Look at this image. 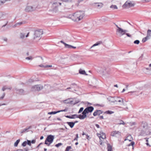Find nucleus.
I'll return each instance as SVG.
<instances>
[{
  "mask_svg": "<svg viewBox=\"0 0 151 151\" xmlns=\"http://www.w3.org/2000/svg\"><path fill=\"white\" fill-rule=\"evenodd\" d=\"M84 16V12L80 11L74 13L72 16V18L74 21H79L83 18Z\"/></svg>",
  "mask_w": 151,
  "mask_h": 151,
  "instance_id": "f257e3e1",
  "label": "nucleus"
},
{
  "mask_svg": "<svg viewBox=\"0 0 151 151\" xmlns=\"http://www.w3.org/2000/svg\"><path fill=\"white\" fill-rule=\"evenodd\" d=\"M61 0H55L52 3L53 7L52 11L53 12L56 13L58 10V7L62 4Z\"/></svg>",
  "mask_w": 151,
  "mask_h": 151,
  "instance_id": "f03ea898",
  "label": "nucleus"
},
{
  "mask_svg": "<svg viewBox=\"0 0 151 151\" xmlns=\"http://www.w3.org/2000/svg\"><path fill=\"white\" fill-rule=\"evenodd\" d=\"M37 8V6L36 5H33L31 6L27 4L24 9V11L27 12H31L35 11Z\"/></svg>",
  "mask_w": 151,
  "mask_h": 151,
  "instance_id": "7ed1b4c3",
  "label": "nucleus"
},
{
  "mask_svg": "<svg viewBox=\"0 0 151 151\" xmlns=\"http://www.w3.org/2000/svg\"><path fill=\"white\" fill-rule=\"evenodd\" d=\"M54 138V136L52 135H48L45 141V144L49 146L53 142Z\"/></svg>",
  "mask_w": 151,
  "mask_h": 151,
  "instance_id": "20e7f679",
  "label": "nucleus"
},
{
  "mask_svg": "<svg viewBox=\"0 0 151 151\" xmlns=\"http://www.w3.org/2000/svg\"><path fill=\"white\" fill-rule=\"evenodd\" d=\"M43 34V31L42 29L35 31L34 34V39H35L37 38H39L40 39L41 38Z\"/></svg>",
  "mask_w": 151,
  "mask_h": 151,
  "instance_id": "39448f33",
  "label": "nucleus"
},
{
  "mask_svg": "<svg viewBox=\"0 0 151 151\" xmlns=\"http://www.w3.org/2000/svg\"><path fill=\"white\" fill-rule=\"evenodd\" d=\"M43 86L40 84L35 85L33 86L31 88L32 91H39L43 88Z\"/></svg>",
  "mask_w": 151,
  "mask_h": 151,
  "instance_id": "423d86ee",
  "label": "nucleus"
},
{
  "mask_svg": "<svg viewBox=\"0 0 151 151\" xmlns=\"http://www.w3.org/2000/svg\"><path fill=\"white\" fill-rule=\"evenodd\" d=\"M134 6V4L132 3L130 1H127L122 6V7L124 8H130L133 7Z\"/></svg>",
  "mask_w": 151,
  "mask_h": 151,
  "instance_id": "0eeeda50",
  "label": "nucleus"
},
{
  "mask_svg": "<svg viewBox=\"0 0 151 151\" xmlns=\"http://www.w3.org/2000/svg\"><path fill=\"white\" fill-rule=\"evenodd\" d=\"M87 113H88L86 110L85 109L82 112V115H81V114L78 115V116L77 117V118H79L80 119H84L86 117V114Z\"/></svg>",
  "mask_w": 151,
  "mask_h": 151,
  "instance_id": "6e6552de",
  "label": "nucleus"
},
{
  "mask_svg": "<svg viewBox=\"0 0 151 151\" xmlns=\"http://www.w3.org/2000/svg\"><path fill=\"white\" fill-rule=\"evenodd\" d=\"M104 75L106 77H108L111 73V70L109 68H105L103 70Z\"/></svg>",
  "mask_w": 151,
  "mask_h": 151,
  "instance_id": "1a4fd4ad",
  "label": "nucleus"
},
{
  "mask_svg": "<svg viewBox=\"0 0 151 151\" xmlns=\"http://www.w3.org/2000/svg\"><path fill=\"white\" fill-rule=\"evenodd\" d=\"M111 135L112 136L119 137L121 136V132L118 131H114L111 132Z\"/></svg>",
  "mask_w": 151,
  "mask_h": 151,
  "instance_id": "9d476101",
  "label": "nucleus"
},
{
  "mask_svg": "<svg viewBox=\"0 0 151 151\" xmlns=\"http://www.w3.org/2000/svg\"><path fill=\"white\" fill-rule=\"evenodd\" d=\"M78 88V86L75 83H72L71 85V87H68L67 88V89H72V91H76V89Z\"/></svg>",
  "mask_w": 151,
  "mask_h": 151,
  "instance_id": "9b49d317",
  "label": "nucleus"
},
{
  "mask_svg": "<svg viewBox=\"0 0 151 151\" xmlns=\"http://www.w3.org/2000/svg\"><path fill=\"white\" fill-rule=\"evenodd\" d=\"M116 32L117 34L118 33L120 36H121L125 35L124 32V29L121 28H119V29H116Z\"/></svg>",
  "mask_w": 151,
  "mask_h": 151,
  "instance_id": "f8f14e48",
  "label": "nucleus"
},
{
  "mask_svg": "<svg viewBox=\"0 0 151 151\" xmlns=\"http://www.w3.org/2000/svg\"><path fill=\"white\" fill-rule=\"evenodd\" d=\"M103 113V111L99 110H96L93 113V115L96 116L97 115H99Z\"/></svg>",
  "mask_w": 151,
  "mask_h": 151,
  "instance_id": "ddd939ff",
  "label": "nucleus"
},
{
  "mask_svg": "<svg viewBox=\"0 0 151 151\" xmlns=\"http://www.w3.org/2000/svg\"><path fill=\"white\" fill-rule=\"evenodd\" d=\"M97 134L100 139L101 138L103 139H105L106 138L105 134L103 132H100V134Z\"/></svg>",
  "mask_w": 151,
  "mask_h": 151,
  "instance_id": "4468645a",
  "label": "nucleus"
},
{
  "mask_svg": "<svg viewBox=\"0 0 151 151\" xmlns=\"http://www.w3.org/2000/svg\"><path fill=\"white\" fill-rule=\"evenodd\" d=\"M87 113H91L94 110V108L92 106H88L85 109Z\"/></svg>",
  "mask_w": 151,
  "mask_h": 151,
  "instance_id": "2eb2a0df",
  "label": "nucleus"
},
{
  "mask_svg": "<svg viewBox=\"0 0 151 151\" xmlns=\"http://www.w3.org/2000/svg\"><path fill=\"white\" fill-rule=\"evenodd\" d=\"M17 92V93L22 95L24 94V90L22 89H20L16 90Z\"/></svg>",
  "mask_w": 151,
  "mask_h": 151,
  "instance_id": "dca6fc26",
  "label": "nucleus"
},
{
  "mask_svg": "<svg viewBox=\"0 0 151 151\" xmlns=\"http://www.w3.org/2000/svg\"><path fill=\"white\" fill-rule=\"evenodd\" d=\"M78 116V115L76 114H75L72 115L71 116H65L66 118L69 119H75L76 118H77V116Z\"/></svg>",
  "mask_w": 151,
  "mask_h": 151,
  "instance_id": "f3484780",
  "label": "nucleus"
},
{
  "mask_svg": "<svg viewBox=\"0 0 151 151\" xmlns=\"http://www.w3.org/2000/svg\"><path fill=\"white\" fill-rule=\"evenodd\" d=\"M73 101L70 100V99H67L64 100L63 101V102L65 104H73Z\"/></svg>",
  "mask_w": 151,
  "mask_h": 151,
  "instance_id": "a211bd4d",
  "label": "nucleus"
},
{
  "mask_svg": "<svg viewBox=\"0 0 151 151\" xmlns=\"http://www.w3.org/2000/svg\"><path fill=\"white\" fill-rule=\"evenodd\" d=\"M102 44V42L101 41H99L97 42L96 43L93 44L92 46H91L90 48H92V47H94L99 45L100 44Z\"/></svg>",
  "mask_w": 151,
  "mask_h": 151,
  "instance_id": "6ab92c4d",
  "label": "nucleus"
},
{
  "mask_svg": "<svg viewBox=\"0 0 151 151\" xmlns=\"http://www.w3.org/2000/svg\"><path fill=\"white\" fill-rule=\"evenodd\" d=\"M96 7L98 9H100L103 6V4L102 3H96Z\"/></svg>",
  "mask_w": 151,
  "mask_h": 151,
  "instance_id": "aec40b11",
  "label": "nucleus"
},
{
  "mask_svg": "<svg viewBox=\"0 0 151 151\" xmlns=\"http://www.w3.org/2000/svg\"><path fill=\"white\" fill-rule=\"evenodd\" d=\"M67 123L71 128H73L74 125V123L73 122H67Z\"/></svg>",
  "mask_w": 151,
  "mask_h": 151,
  "instance_id": "412c9836",
  "label": "nucleus"
},
{
  "mask_svg": "<svg viewBox=\"0 0 151 151\" xmlns=\"http://www.w3.org/2000/svg\"><path fill=\"white\" fill-rule=\"evenodd\" d=\"M12 89V88L11 87H8L7 86H5L3 87L2 90L3 91H4L6 89H9L11 90Z\"/></svg>",
  "mask_w": 151,
  "mask_h": 151,
  "instance_id": "4be33fe9",
  "label": "nucleus"
},
{
  "mask_svg": "<svg viewBox=\"0 0 151 151\" xmlns=\"http://www.w3.org/2000/svg\"><path fill=\"white\" fill-rule=\"evenodd\" d=\"M108 99L109 101H111V102H115L114 101V97H112L111 96L109 97L108 98Z\"/></svg>",
  "mask_w": 151,
  "mask_h": 151,
  "instance_id": "5701e85b",
  "label": "nucleus"
},
{
  "mask_svg": "<svg viewBox=\"0 0 151 151\" xmlns=\"http://www.w3.org/2000/svg\"><path fill=\"white\" fill-rule=\"evenodd\" d=\"M30 127H27L25 128L24 129L22 130L21 132L20 133L21 134L24 133L25 132H28V130L29 129Z\"/></svg>",
  "mask_w": 151,
  "mask_h": 151,
  "instance_id": "b1692460",
  "label": "nucleus"
},
{
  "mask_svg": "<svg viewBox=\"0 0 151 151\" xmlns=\"http://www.w3.org/2000/svg\"><path fill=\"white\" fill-rule=\"evenodd\" d=\"M148 37L150 38L151 37V30L148 29L147 31V36Z\"/></svg>",
  "mask_w": 151,
  "mask_h": 151,
  "instance_id": "393cba45",
  "label": "nucleus"
},
{
  "mask_svg": "<svg viewBox=\"0 0 151 151\" xmlns=\"http://www.w3.org/2000/svg\"><path fill=\"white\" fill-rule=\"evenodd\" d=\"M150 39V38L149 37H148L147 36H146V37L143 38L142 40V42H145L147 40Z\"/></svg>",
  "mask_w": 151,
  "mask_h": 151,
  "instance_id": "a878e982",
  "label": "nucleus"
},
{
  "mask_svg": "<svg viewBox=\"0 0 151 151\" xmlns=\"http://www.w3.org/2000/svg\"><path fill=\"white\" fill-rule=\"evenodd\" d=\"M107 145L108 151H111L112 147L111 145L109 144H108Z\"/></svg>",
  "mask_w": 151,
  "mask_h": 151,
  "instance_id": "bb28decb",
  "label": "nucleus"
},
{
  "mask_svg": "<svg viewBox=\"0 0 151 151\" xmlns=\"http://www.w3.org/2000/svg\"><path fill=\"white\" fill-rule=\"evenodd\" d=\"M142 126L143 128H145L147 126V124L145 122H142Z\"/></svg>",
  "mask_w": 151,
  "mask_h": 151,
  "instance_id": "cd10ccee",
  "label": "nucleus"
},
{
  "mask_svg": "<svg viewBox=\"0 0 151 151\" xmlns=\"http://www.w3.org/2000/svg\"><path fill=\"white\" fill-rule=\"evenodd\" d=\"M44 87L46 89L47 88H48V89L47 90V92H49V89H50V88L51 86L49 85H45V86H44Z\"/></svg>",
  "mask_w": 151,
  "mask_h": 151,
  "instance_id": "c85d7f7f",
  "label": "nucleus"
},
{
  "mask_svg": "<svg viewBox=\"0 0 151 151\" xmlns=\"http://www.w3.org/2000/svg\"><path fill=\"white\" fill-rule=\"evenodd\" d=\"M26 23V22L25 21H23L21 22H17V25H21L22 24H25Z\"/></svg>",
  "mask_w": 151,
  "mask_h": 151,
  "instance_id": "c756f323",
  "label": "nucleus"
},
{
  "mask_svg": "<svg viewBox=\"0 0 151 151\" xmlns=\"http://www.w3.org/2000/svg\"><path fill=\"white\" fill-rule=\"evenodd\" d=\"M59 112H60V111H52L49 112L48 114H55Z\"/></svg>",
  "mask_w": 151,
  "mask_h": 151,
  "instance_id": "7c9ffc66",
  "label": "nucleus"
},
{
  "mask_svg": "<svg viewBox=\"0 0 151 151\" xmlns=\"http://www.w3.org/2000/svg\"><path fill=\"white\" fill-rule=\"evenodd\" d=\"M110 7L113 9H118L116 5H112Z\"/></svg>",
  "mask_w": 151,
  "mask_h": 151,
  "instance_id": "2f4dec72",
  "label": "nucleus"
},
{
  "mask_svg": "<svg viewBox=\"0 0 151 151\" xmlns=\"http://www.w3.org/2000/svg\"><path fill=\"white\" fill-rule=\"evenodd\" d=\"M25 34L24 33H21L20 34V38L22 39H23L25 37Z\"/></svg>",
  "mask_w": 151,
  "mask_h": 151,
  "instance_id": "473e14b6",
  "label": "nucleus"
},
{
  "mask_svg": "<svg viewBox=\"0 0 151 151\" xmlns=\"http://www.w3.org/2000/svg\"><path fill=\"white\" fill-rule=\"evenodd\" d=\"M79 73L82 74H85L86 73L85 71L84 70H82L80 69L79 70Z\"/></svg>",
  "mask_w": 151,
  "mask_h": 151,
  "instance_id": "72a5a7b5",
  "label": "nucleus"
},
{
  "mask_svg": "<svg viewBox=\"0 0 151 151\" xmlns=\"http://www.w3.org/2000/svg\"><path fill=\"white\" fill-rule=\"evenodd\" d=\"M20 139H19L17 140L16 142L14 143V145L15 147H17L18 145V143L20 142Z\"/></svg>",
  "mask_w": 151,
  "mask_h": 151,
  "instance_id": "f704fd0d",
  "label": "nucleus"
},
{
  "mask_svg": "<svg viewBox=\"0 0 151 151\" xmlns=\"http://www.w3.org/2000/svg\"><path fill=\"white\" fill-rule=\"evenodd\" d=\"M105 113L107 114H112L114 113V112L112 111H111L108 110V111H106L105 112Z\"/></svg>",
  "mask_w": 151,
  "mask_h": 151,
  "instance_id": "c9c22d12",
  "label": "nucleus"
},
{
  "mask_svg": "<svg viewBox=\"0 0 151 151\" xmlns=\"http://www.w3.org/2000/svg\"><path fill=\"white\" fill-rule=\"evenodd\" d=\"M76 47H74V46H73L72 45H69L68 44V46L67 47V48H73L74 49H75L76 48Z\"/></svg>",
  "mask_w": 151,
  "mask_h": 151,
  "instance_id": "e433bc0d",
  "label": "nucleus"
},
{
  "mask_svg": "<svg viewBox=\"0 0 151 151\" xmlns=\"http://www.w3.org/2000/svg\"><path fill=\"white\" fill-rule=\"evenodd\" d=\"M118 124H123L124 125L125 124V123L122 120H119V122L118 123Z\"/></svg>",
  "mask_w": 151,
  "mask_h": 151,
  "instance_id": "4c0bfd02",
  "label": "nucleus"
},
{
  "mask_svg": "<svg viewBox=\"0 0 151 151\" xmlns=\"http://www.w3.org/2000/svg\"><path fill=\"white\" fill-rule=\"evenodd\" d=\"M60 42L63 44L65 46V47L67 48V47L68 46V44H67L65 43L63 41L61 40L60 41Z\"/></svg>",
  "mask_w": 151,
  "mask_h": 151,
  "instance_id": "58836bf2",
  "label": "nucleus"
},
{
  "mask_svg": "<svg viewBox=\"0 0 151 151\" xmlns=\"http://www.w3.org/2000/svg\"><path fill=\"white\" fill-rule=\"evenodd\" d=\"M10 0H0V1L1 2V4H3L6 1H10Z\"/></svg>",
  "mask_w": 151,
  "mask_h": 151,
  "instance_id": "ea45409f",
  "label": "nucleus"
},
{
  "mask_svg": "<svg viewBox=\"0 0 151 151\" xmlns=\"http://www.w3.org/2000/svg\"><path fill=\"white\" fill-rule=\"evenodd\" d=\"M119 99H120V98L116 97H114L115 102H118Z\"/></svg>",
  "mask_w": 151,
  "mask_h": 151,
  "instance_id": "a19ab883",
  "label": "nucleus"
},
{
  "mask_svg": "<svg viewBox=\"0 0 151 151\" xmlns=\"http://www.w3.org/2000/svg\"><path fill=\"white\" fill-rule=\"evenodd\" d=\"M71 148V147L70 146H67L65 149V151H69Z\"/></svg>",
  "mask_w": 151,
  "mask_h": 151,
  "instance_id": "79ce46f5",
  "label": "nucleus"
},
{
  "mask_svg": "<svg viewBox=\"0 0 151 151\" xmlns=\"http://www.w3.org/2000/svg\"><path fill=\"white\" fill-rule=\"evenodd\" d=\"M5 93H4L2 94V95L0 97V100H2L4 98L5 96Z\"/></svg>",
  "mask_w": 151,
  "mask_h": 151,
  "instance_id": "37998d69",
  "label": "nucleus"
},
{
  "mask_svg": "<svg viewBox=\"0 0 151 151\" xmlns=\"http://www.w3.org/2000/svg\"><path fill=\"white\" fill-rule=\"evenodd\" d=\"M139 42H140L139 40H136L134 41V43L135 44H136L137 45V44H139Z\"/></svg>",
  "mask_w": 151,
  "mask_h": 151,
  "instance_id": "c03bdc74",
  "label": "nucleus"
},
{
  "mask_svg": "<svg viewBox=\"0 0 151 151\" xmlns=\"http://www.w3.org/2000/svg\"><path fill=\"white\" fill-rule=\"evenodd\" d=\"M124 100L122 99H119L118 101V102H122V103L123 104H124Z\"/></svg>",
  "mask_w": 151,
  "mask_h": 151,
  "instance_id": "a18cd8bd",
  "label": "nucleus"
},
{
  "mask_svg": "<svg viewBox=\"0 0 151 151\" xmlns=\"http://www.w3.org/2000/svg\"><path fill=\"white\" fill-rule=\"evenodd\" d=\"M27 144V142L26 141H24L22 144V145L23 147H25Z\"/></svg>",
  "mask_w": 151,
  "mask_h": 151,
  "instance_id": "49530a36",
  "label": "nucleus"
},
{
  "mask_svg": "<svg viewBox=\"0 0 151 151\" xmlns=\"http://www.w3.org/2000/svg\"><path fill=\"white\" fill-rule=\"evenodd\" d=\"M62 145V144L61 143H59L55 145V146L57 147H58L59 146H61Z\"/></svg>",
  "mask_w": 151,
  "mask_h": 151,
  "instance_id": "de8ad7c7",
  "label": "nucleus"
},
{
  "mask_svg": "<svg viewBox=\"0 0 151 151\" xmlns=\"http://www.w3.org/2000/svg\"><path fill=\"white\" fill-rule=\"evenodd\" d=\"M83 107H81L80 108V109L78 112V113H81V112H82L83 111Z\"/></svg>",
  "mask_w": 151,
  "mask_h": 151,
  "instance_id": "09e8293b",
  "label": "nucleus"
},
{
  "mask_svg": "<svg viewBox=\"0 0 151 151\" xmlns=\"http://www.w3.org/2000/svg\"><path fill=\"white\" fill-rule=\"evenodd\" d=\"M151 1V0H142V1L143 3L148 2Z\"/></svg>",
  "mask_w": 151,
  "mask_h": 151,
  "instance_id": "8fccbe9b",
  "label": "nucleus"
},
{
  "mask_svg": "<svg viewBox=\"0 0 151 151\" xmlns=\"http://www.w3.org/2000/svg\"><path fill=\"white\" fill-rule=\"evenodd\" d=\"M27 144L29 146H31V141L27 140Z\"/></svg>",
  "mask_w": 151,
  "mask_h": 151,
  "instance_id": "3c124183",
  "label": "nucleus"
},
{
  "mask_svg": "<svg viewBox=\"0 0 151 151\" xmlns=\"http://www.w3.org/2000/svg\"><path fill=\"white\" fill-rule=\"evenodd\" d=\"M25 59L27 60H30L32 59V58L31 56H29V57H26Z\"/></svg>",
  "mask_w": 151,
  "mask_h": 151,
  "instance_id": "603ef678",
  "label": "nucleus"
},
{
  "mask_svg": "<svg viewBox=\"0 0 151 151\" xmlns=\"http://www.w3.org/2000/svg\"><path fill=\"white\" fill-rule=\"evenodd\" d=\"M78 134H76V137L74 139V141H75V140L77 141L78 140Z\"/></svg>",
  "mask_w": 151,
  "mask_h": 151,
  "instance_id": "864d4df0",
  "label": "nucleus"
},
{
  "mask_svg": "<svg viewBox=\"0 0 151 151\" xmlns=\"http://www.w3.org/2000/svg\"><path fill=\"white\" fill-rule=\"evenodd\" d=\"M61 1L65 2H70L71 1V0H61Z\"/></svg>",
  "mask_w": 151,
  "mask_h": 151,
  "instance_id": "5fc2aeb1",
  "label": "nucleus"
},
{
  "mask_svg": "<svg viewBox=\"0 0 151 151\" xmlns=\"http://www.w3.org/2000/svg\"><path fill=\"white\" fill-rule=\"evenodd\" d=\"M134 144V142H131L129 144V146H133V145Z\"/></svg>",
  "mask_w": 151,
  "mask_h": 151,
  "instance_id": "6e6d98bb",
  "label": "nucleus"
},
{
  "mask_svg": "<svg viewBox=\"0 0 151 151\" xmlns=\"http://www.w3.org/2000/svg\"><path fill=\"white\" fill-rule=\"evenodd\" d=\"M52 65H45V68H50L52 67Z\"/></svg>",
  "mask_w": 151,
  "mask_h": 151,
  "instance_id": "4d7b16f0",
  "label": "nucleus"
},
{
  "mask_svg": "<svg viewBox=\"0 0 151 151\" xmlns=\"http://www.w3.org/2000/svg\"><path fill=\"white\" fill-rule=\"evenodd\" d=\"M67 109H65L61 110H59L58 111H60V112H62V111H67Z\"/></svg>",
  "mask_w": 151,
  "mask_h": 151,
  "instance_id": "13d9d810",
  "label": "nucleus"
},
{
  "mask_svg": "<svg viewBox=\"0 0 151 151\" xmlns=\"http://www.w3.org/2000/svg\"><path fill=\"white\" fill-rule=\"evenodd\" d=\"M125 34L128 37H131V35H130L129 33H126Z\"/></svg>",
  "mask_w": 151,
  "mask_h": 151,
  "instance_id": "bf43d9fd",
  "label": "nucleus"
},
{
  "mask_svg": "<svg viewBox=\"0 0 151 151\" xmlns=\"http://www.w3.org/2000/svg\"><path fill=\"white\" fill-rule=\"evenodd\" d=\"M36 142V140L35 139L32 140L31 141V143L32 144H34Z\"/></svg>",
  "mask_w": 151,
  "mask_h": 151,
  "instance_id": "052dcab7",
  "label": "nucleus"
},
{
  "mask_svg": "<svg viewBox=\"0 0 151 151\" xmlns=\"http://www.w3.org/2000/svg\"><path fill=\"white\" fill-rule=\"evenodd\" d=\"M18 25H17V23L14 25L12 27L13 28H15Z\"/></svg>",
  "mask_w": 151,
  "mask_h": 151,
  "instance_id": "680f3d73",
  "label": "nucleus"
},
{
  "mask_svg": "<svg viewBox=\"0 0 151 151\" xmlns=\"http://www.w3.org/2000/svg\"><path fill=\"white\" fill-rule=\"evenodd\" d=\"M8 22V21H7L6 22V24H4V25H3V26H2V27H5L7 25V24Z\"/></svg>",
  "mask_w": 151,
  "mask_h": 151,
  "instance_id": "e2e57ef3",
  "label": "nucleus"
},
{
  "mask_svg": "<svg viewBox=\"0 0 151 151\" xmlns=\"http://www.w3.org/2000/svg\"><path fill=\"white\" fill-rule=\"evenodd\" d=\"M95 126H96V127L98 128H99L100 127H99V124H95Z\"/></svg>",
  "mask_w": 151,
  "mask_h": 151,
  "instance_id": "0e129e2a",
  "label": "nucleus"
},
{
  "mask_svg": "<svg viewBox=\"0 0 151 151\" xmlns=\"http://www.w3.org/2000/svg\"><path fill=\"white\" fill-rule=\"evenodd\" d=\"M124 34H125L127 33L126 32H128V31L127 30H126V29L124 30Z\"/></svg>",
  "mask_w": 151,
  "mask_h": 151,
  "instance_id": "69168bd1",
  "label": "nucleus"
},
{
  "mask_svg": "<svg viewBox=\"0 0 151 151\" xmlns=\"http://www.w3.org/2000/svg\"><path fill=\"white\" fill-rule=\"evenodd\" d=\"M3 40L5 41H7V39L6 38H4L3 39Z\"/></svg>",
  "mask_w": 151,
  "mask_h": 151,
  "instance_id": "338daca9",
  "label": "nucleus"
},
{
  "mask_svg": "<svg viewBox=\"0 0 151 151\" xmlns=\"http://www.w3.org/2000/svg\"><path fill=\"white\" fill-rule=\"evenodd\" d=\"M17 151H23V150L21 149H18Z\"/></svg>",
  "mask_w": 151,
  "mask_h": 151,
  "instance_id": "774afa93",
  "label": "nucleus"
}]
</instances>
